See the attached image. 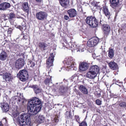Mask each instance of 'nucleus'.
Masks as SVG:
<instances>
[{
    "instance_id": "f257e3e1",
    "label": "nucleus",
    "mask_w": 126,
    "mask_h": 126,
    "mask_svg": "<svg viewBox=\"0 0 126 126\" xmlns=\"http://www.w3.org/2000/svg\"><path fill=\"white\" fill-rule=\"evenodd\" d=\"M27 110L28 114L22 113L18 120L19 126H31L32 123L31 117L32 116V98L28 101Z\"/></svg>"
},
{
    "instance_id": "f03ea898",
    "label": "nucleus",
    "mask_w": 126,
    "mask_h": 126,
    "mask_svg": "<svg viewBox=\"0 0 126 126\" xmlns=\"http://www.w3.org/2000/svg\"><path fill=\"white\" fill-rule=\"evenodd\" d=\"M101 18V16H99L97 19L93 16H89L87 17L86 19V22L92 27L95 28L97 26L99 22L100 24L102 23V19Z\"/></svg>"
},
{
    "instance_id": "7ed1b4c3",
    "label": "nucleus",
    "mask_w": 126,
    "mask_h": 126,
    "mask_svg": "<svg viewBox=\"0 0 126 126\" xmlns=\"http://www.w3.org/2000/svg\"><path fill=\"white\" fill-rule=\"evenodd\" d=\"M36 106L35 109L32 110V115L37 114L41 108V102L39 99L36 97L32 98V107Z\"/></svg>"
},
{
    "instance_id": "20e7f679",
    "label": "nucleus",
    "mask_w": 126,
    "mask_h": 126,
    "mask_svg": "<svg viewBox=\"0 0 126 126\" xmlns=\"http://www.w3.org/2000/svg\"><path fill=\"white\" fill-rule=\"evenodd\" d=\"M99 71L98 67L96 65L91 66L86 74V77L91 79H94Z\"/></svg>"
},
{
    "instance_id": "39448f33",
    "label": "nucleus",
    "mask_w": 126,
    "mask_h": 126,
    "mask_svg": "<svg viewBox=\"0 0 126 126\" xmlns=\"http://www.w3.org/2000/svg\"><path fill=\"white\" fill-rule=\"evenodd\" d=\"M17 76L21 81H25L28 79V74L26 70L23 69L20 71L17 74Z\"/></svg>"
},
{
    "instance_id": "423d86ee",
    "label": "nucleus",
    "mask_w": 126,
    "mask_h": 126,
    "mask_svg": "<svg viewBox=\"0 0 126 126\" xmlns=\"http://www.w3.org/2000/svg\"><path fill=\"white\" fill-rule=\"evenodd\" d=\"M74 61V60L73 58L70 57L68 58L65 59L63 62L64 64L65 63L67 65V67L73 68L75 64Z\"/></svg>"
},
{
    "instance_id": "0eeeda50",
    "label": "nucleus",
    "mask_w": 126,
    "mask_h": 126,
    "mask_svg": "<svg viewBox=\"0 0 126 126\" xmlns=\"http://www.w3.org/2000/svg\"><path fill=\"white\" fill-rule=\"evenodd\" d=\"M24 64V60L21 58H20L16 61L15 63V67L16 69H19L23 67Z\"/></svg>"
},
{
    "instance_id": "6e6552de",
    "label": "nucleus",
    "mask_w": 126,
    "mask_h": 126,
    "mask_svg": "<svg viewBox=\"0 0 126 126\" xmlns=\"http://www.w3.org/2000/svg\"><path fill=\"white\" fill-rule=\"evenodd\" d=\"M54 57L53 54L52 53L50 55L48 59L47 60V67L49 68L53 65Z\"/></svg>"
},
{
    "instance_id": "1a4fd4ad",
    "label": "nucleus",
    "mask_w": 126,
    "mask_h": 126,
    "mask_svg": "<svg viewBox=\"0 0 126 126\" xmlns=\"http://www.w3.org/2000/svg\"><path fill=\"white\" fill-rule=\"evenodd\" d=\"M89 67V64L87 63L83 62L79 65V69L81 71H84L87 70Z\"/></svg>"
},
{
    "instance_id": "9d476101",
    "label": "nucleus",
    "mask_w": 126,
    "mask_h": 126,
    "mask_svg": "<svg viewBox=\"0 0 126 126\" xmlns=\"http://www.w3.org/2000/svg\"><path fill=\"white\" fill-rule=\"evenodd\" d=\"M47 16L45 12L42 11L39 12L36 14V17L40 20H43Z\"/></svg>"
},
{
    "instance_id": "9b49d317",
    "label": "nucleus",
    "mask_w": 126,
    "mask_h": 126,
    "mask_svg": "<svg viewBox=\"0 0 126 126\" xmlns=\"http://www.w3.org/2000/svg\"><path fill=\"white\" fill-rule=\"evenodd\" d=\"M67 13L69 16L71 18L74 17L77 15V12L74 9H70L68 10Z\"/></svg>"
},
{
    "instance_id": "f8f14e48",
    "label": "nucleus",
    "mask_w": 126,
    "mask_h": 126,
    "mask_svg": "<svg viewBox=\"0 0 126 126\" xmlns=\"http://www.w3.org/2000/svg\"><path fill=\"white\" fill-rule=\"evenodd\" d=\"M6 16L8 17V20L11 23H13L14 21V19L15 18V15L13 12H11L8 14Z\"/></svg>"
},
{
    "instance_id": "ddd939ff",
    "label": "nucleus",
    "mask_w": 126,
    "mask_h": 126,
    "mask_svg": "<svg viewBox=\"0 0 126 126\" xmlns=\"http://www.w3.org/2000/svg\"><path fill=\"white\" fill-rule=\"evenodd\" d=\"M102 29L104 33L106 35L108 34L110 32V28L107 24H103L102 27Z\"/></svg>"
},
{
    "instance_id": "4468645a",
    "label": "nucleus",
    "mask_w": 126,
    "mask_h": 126,
    "mask_svg": "<svg viewBox=\"0 0 126 126\" xmlns=\"http://www.w3.org/2000/svg\"><path fill=\"white\" fill-rule=\"evenodd\" d=\"M0 104L1 107L4 111L6 112L9 111V107L8 103L3 102Z\"/></svg>"
},
{
    "instance_id": "2eb2a0df",
    "label": "nucleus",
    "mask_w": 126,
    "mask_h": 126,
    "mask_svg": "<svg viewBox=\"0 0 126 126\" xmlns=\"http://www.w3.org/2000/svg\"><path fill=\"white\" fill-rule=\"evenodd\" d=\"M17 97L18 99L17 100L16 102L19 105H23L24 103H26L27 101V100L24 99L23 96H19Z\"/></svg>"
},
{
    "instance_id": "dca6fc26",
    "label": "nucleus",
    "mask_w": 126,
    "mask_h": 126,
    "mask_svg": "<svg viewBox=\"0 0 126 126\" xmlns=\"http://www.w3.org/2000/svg\"><path fill=\"white\" fill-rule=\"evenodd\" d=\"M11 6L10 4L4 2L0 4V10H5L9 8Z\"/></svg>"
},
{
    "instance_id": "f3484780",
    "label": "nucleus",
    "mask_w": 126,
    "mask_h": 126,
    "mask_svg": "<svg viewBox=\"0 0 126 126\" xmlns=\"http://www.w3.org/2000/svg\"><path fill=\"white\" fill-rule=\"evenodd\" d=\"M11 74L9 73L5 72L3 73L2 78L6 82L9 81L11 79Z\"/></svg>"
},
{
    "instance_id": "a211bd4d",
    "label": "nucleus",
    "mask_w": 126,
    "mask_h": 126,
    "mask_svg": "<svg viewBox=\"0 0 126 126\" xmlns=\"http://www.w3.org/2000/svg\"><path fill=\"white\" fill-rule=\"evenodd\" d=\"M7 57V54L6 52L2 51L0 53V60L2 61L5 60Z\"/></svg>"
},
{
    "instance_id": "6ab92c4d",
    "label": "nucleus",
    "mask_w": 126,
    "mask_h": 126,
    "mask_svg": "<svg viewBox=\"0 0 126 126\" xmlns=\"http://www.w3.org/2000/svg\"><path fill=\"white\" fill-rule=\"evenodd\" d=\"M35 119V120L37 123H43L45 120V117L43 115H40L37 117Z\"/></svg>"
},
{
    "instance_id": "aec40b11",
    "label": "nucleus",
    "mask_w": 126,
    "mask_h": 126,
    "mask_svg": "<svg viewBox=\"0 0 126 126\" xmlns=\"http://www.w3.org/2000/svg\"><path fill=\"white\" fill-rule=\"evenodd\" d=\"M109 66L110 68L113 70H115L117 68V65L114 62H110L109 64Z\"/></svg>"
},
{
    "instance_id": "412c9836",
    "label": "nucleus",
    "mask_w": 126,
    "mask_h": 126,
    "mask_svg": "<svg viewBox=\"0 0 126 126\" xmlns=\"http://www.w3.org/2000/svg\"><path fill=\"white\" fill-rule=\"evenodd\" d=\"M79 89L80 91L84 94H87L88 91L86 88L84 86L81 85L79 87Z\"/></svg>"
},
{
    "instance_id": "4be33fe9",
    "label": "nucleus",
    "mask_w": 126,
    "mask_h": 126,
    "mask_svg": "<svg viewBox=\"0 0 126 126\" xmlns=\"http://www.w3.org/2000/svg\"><path fill=\"white\" fill-rule=\"evenodd\" d=\"M22 9L25 11L28 12L29 10L28 3L27 2H24L22 4Z\"/></svg>"
},
{
    "instance_id": "5701e85b",
    "label": "nucleus",
    "mask_w": 126,
    "mask_h": 126,
    "mask_svg": "<svg viewBox=\"0 0 126 126\" xmlns=\"http://www.w3.org/2000/svg\"><path fill=\"white\" fill-rule=\"evenodd\" d=\"M103 10L106 16L108 17V19H109V18L110 16V13L108 8L106 7H103Z\"/></svg>"
},
{
    "instance_id": "b1692460",
    "label": "nucleus",
    "mask_w": 126,
    "mask_h": 126,
    "mask_svg": "<svg viewBox=\"0 0 126 126\" xmlns=\"http://www.w3.org/2000/svg\"><path fill=\"white\" fill-rule=\"evenodd\" d=\"M119 1V0H110V6L113 8L116 7Z\"/></svg>"
},
{
    "instance_id": "393cba45",
    "label": "nucleus",
    "mask_w": 126,
    "mask_h": 126,
    "mask_svg": "<svg viewBox=\"0 0 126 126\" xmlns=\"http://www.w3.org/2000/svg\"><path fill=\"white\" fill-rule=\"evenodd\" d=\"M67 88L66 87H64L63 86H61L59 90V92L61 94H63V93L66 91Z\"/></svg>"
},
{
    "instance_id": "a878e982",
    "label": "nucleus",
    "mask_w": 126,
    "mask_h": 126,
    "mask_svg": "<svg viewBox=\"0 0 126 126\" xmlns=\"http://www.w3.org/2000/svg\"><path fill=\"white\" fill-rule=\"evenodd\" d=\"M33 89L35 93L36 94L40 92H41V90L36 85H35L32 86Z\"/></svg>"
},
{
    "instance_id": "bb28decb",
    "label": "nucleus",
    "mask_w": 126,
    "mask_h": 126,
    "mask_svg": "<svg viewBox=\"0 0 126 126\" xmlns=\"http://www.w3.org/2000/svg\"><path fill=\"white\" fill-rule=\"evenodd\" d=\"M69 0H60V3L63 7H65L69 3Z\"/></svg>"
},
{
    "instance_id": "cd10ccee",
    "label": "nucleus",
    "mask_w": 126,
    "mask_h": 126,
    "mask_svg": "<svg viewBox=\"0 0 126 126\" xmlns=\"http://www.w3.org/2000/svg\"><path fill=\"white\" fill-rule=\"evenodd\" d=\"M39 46L41 50H44L45 48L47 47V45L44 43L41 42L39 43Z\"/></svg>"
},
{
    "instance_id": "c85d7f7f",
    "label": "nucleus",
    "mask_w": 126,
    "mask_h": 126,
    "mask_svg": "<svg viewBox=\"0 0 126 126\" xmlns=\"http://www.w3.org/2000/svg\"><path fill=\"white\" fill-rule=\"evenodd\" d=\"M87 45L89 47H93L95 45L92 38L89 39L87 42Z\"/></svg>"
},
{
    "instance_id": "c756f323",
    "label": "nucleus",
    "mask_w": 126,
    "mask_h": 126,
    "mask_svg": "<svg viewBox=\"0 0 126 126\" xmlns=\"http://www.w3.org/2000/svg\"><path fill=\"white\" fill-rule=\"evenodd\" d=\"M108 53V56L110 58H112L114 56V51L112 48L109 49Z\"/></svg>"
},
{
    "instance_id": "7c9ffc66",
    "label": "nucleus",
    "mask_w": 126,
    "mask_h": 126,
    "mask_svg": "<svg viewBox=\"0 0 126 126\" xmlns=\"http://www.w3.org/2000/svg\"><path fill=\"white\" fill-rule=\"evenodd\" d=\"M92 39L94 42L95 45L99 43V39L97 37H95L92 38Z\"/></svg>"
},
{
    "instance_id": "2f4dec72",
    "label": "nucleus",
    "mask_w": 126,
    "mask_h": 126,
    "mask_svg": "<svg viewBox=\"0 0 126 126\" xmlns=\"http://www.w3.org/2000/svg\"><path fill=\"white\" fill-rule=\"evenodd\" d=\"M51 78H47L45 80L44 82L45 84L48 85L51 82Z\"/></svg>"
},
{
    "instance_id": "473e14b6",
    "label": "nucleus",
    "mask_w": 126,
    "mask_h": 126,
    "mask_svg": "<svg viewBox=\"0 0 126 126\" xmlns=\"http://www.w3.org/2000/svg\"><path fill=\"white\" fill-rule=\"evenodd\" d=\"M82 46L83 45H81L80 46H77V48L78 49V50L77 51H79L80 52H82L84 51L83 49V47H82Z\"/></svg>"
},
{
    "instance_id": "72a5a7b5",
    "label": "nucleus",
    "mask_w": 126,
    "mask_h": 126,
    "mask_svg": "<svg viewBox=\"0 0 126 126\" xmlns=\"http://www.w3.org/2000/svg\"><path fill=\"white\" fill-rule=\"evenodd\" d=\"M19 114V112L17 111H14L12 113V114L13 116L15 118L17 117L18 116Z\"/></svg>"
},
{
    "instance_id": "f704fd0d",
    "label": "nucleus",
    "mask_w": 126,
    "mask_h": 126,
    "mask_svg": "<svg viewBox=\"0 0 126 126\" xmlns=\"http://www.w3.org/2000/svg\"><path fill=\"white\" fill-rule=\"evenodd\" d=\"M25 25L24 24V25H23L22 26L20 25L17 27V28L20 29L21 31H23V29L25 28Z\"/></svg>"
},
{
    "instance_id": "c9c22d12",
    "label": "nucleus",
    "mask_w": 126,
    "mask_h": 126,
    "mask_svg": "<svg viewBox=\"0 0 126 126\" xmlns=\"http://www.w3.org/2000/svg\"><path fill=\"white\" fill-rule=\"evenodd\" d=\"M79 126H87V123L86 122H82L79 124Z\"/></svg>"
},
{
    "instance_id": "e433bc0d",
    "label": "nucleus",
    "mask_w": 126,
    "mask_h": 126,
    "mask_svg": "<svg viewBox=\"0 0 126 126\" xmlns=\"http://www.w3.org/2000/svg\"><path fill=\"white\" fill-rule=\"evenodd\" d=\"M13 29L11 28H9L7 31V33L8 34H11L12 33Z\"/></svg>"
},
{
    "instance_id": "4c0bfd02",
    "label": "nucleus",
    "mask_w": 126,
    "mask_h": 126,
    "mask_svg": "<svg viewBox=\"0 0 126 126\" xmlns=\"http://www.w3.org/2000/svg\"><path fill=\"white\" fill-rule=\"evenodd\" d=\"M6 16H7L5 14H3L2 15V18L4 19V21H5L7 20H8V18H6Z\"/></svg>"
},
{
    "instance_id": "58836bf2",
    "label": "nucleus",
    "mask_w": 126,
    "mask_h": 126,
    "mask_svg": "<svg viewBox=\"0 0 126 126\" xmlns=\"http://www.w3.org/2000/svg\"><path fill=\"white\" fill-rule=\"evenodd\" d=\"M96 104L98 105H100L101 104V101L99 99H97L96 102Z\"/></svg>"
},
{
    "instance_id": "ea45409f",
    "label": "nucleus",
    "mask_w": 126,
    "mask_h": 126,
    "mask_svg": "<svg viewBox=\"0 0 126 126\" xmlns=\"http://www.w3.org/2000/svg\"><path fill=\"white\" fill-rule=\"evenodd\" d=\"M75 117L77 122H79V116L78 115H75Z\"/></svg>"
},
{
    "instance_id": "a19ab883",
    "label": "nucleus",
    "mask_w": 126,
    "mask_h": 126,
    "mask_svg": "<svg viewBox=\"0 0 126 126\" xmlns=\"http://www.w3.org/2000/svg\"><path fill=\"white\" fill-rule=\"evenodd\" d=\"M69 16H68L67 15H65L64 16V18L66 20H68L69 18Z\"/></svg>"
},
{
    "instance_id": "79ce46f5",
    "label": "nucleus",
    "mask_w": 126,
    "mask_h": 126,
    "mask_svg": "<svg viewBox=\"0 0 126 126\" xmlns=\"http://www.w3.org/2000/svg\"><path fill=\"white\" fill-rule=\"evenodd\" d=\"M122 82H121V81H120L119 80H117L115 82V83L116 84H117L118 85H119V84L120 83V84H122Z\"/></svg>"
},
{
    "instance_id": "37998d69",
    "label": "nucleus",
    "mask_w": 126,
    "mask_h": 126,
    "mask_svg": "<svg viewBox=\"0 0 126 126\" xmlns=\"http://www.w3.org/2000/svg\"><path fill=\"white\" fill-rule=\"evenodd\" d=\"M93 5L94 7H99L98 6V5L97 3H96L95 4H93Z\"/></svg>"
},
{
    "instance_id": "c03bdc74",
    "label": "nucleus",
    "mask_w": 126,
    "mask_h": 126,
    "mask_svg": "<svg viewBox=\"0 0 126 126\" xmlns=\"http://www.w3.org/2000/svg\"><path fill=\"white\" fill-rule=\"evenodd\" d=\"M96 94L97 96L98 97H100L101 96V92L100 91H99L98 93L97 92Z\"/></svg>"
},
{
    "instance_id": "a18cd8bd",
    "label": "nucleus",
    "mask_w": 126,
    "mask_h": 126,
    "mask_svg": "<svg viewBox=\"0 0 126 126\" xmlns=\"http://www.w3.org/2000/svg\"><path fill=\"white\" fill-rule=\"evenodd\" d=\"M18 97H19V96H15L13 97V99L14 100H16L17 99L18 100Z\"/></svg>"
},
{
    "instance_id": "49530a36",
    "label": "nucleus",
    "mask_w": 126,
    "mask_h": 126,
    "mask_svg": "<svg viewBox=\"0 0 126 126\" xmlns=\"http://www.w3.org/2000/svg\"><path fill=\"white\" fill-rule=\"evenodd\" d=\"M76 93L77 95H78L79 96H80L81 95V93L79 92V91L76 90Z\"/></svg>"
},
{
    "instance_id": "de8ad7c7",
    "label": "nucleus",
    "mask_w": 126,
    "mask_h": 126,
    "mask_svg": "<svg viewBox=\"0 0 126 126\" xmlns=\"http://www.w3.org/2000/svg\"><path fill=\"white\" fill-rule=\"evenodd\" d=\"M24 34H25L24 33H23V32H22V33L21 34V35H23V39H26V38H25V36L24 35Z\"/></svg>"
},
{
    "instance_id": "09e8293b",
    "label": "nucleus",
    "mask_w": 126,
    "mask_h": 126,
    "mask_svg": "<svg viewBox=\"0 0 126 126\" xmlns=\"http://www.w3.org/2000/svg\"><path fill=\"white\" fill-rule=\"evenodd\" d=\"M25 25V28H24L25 29V27L26 26V23H25V22H22L21 24V25L22 26L23 25Z\"/></svg>"
},
{
    "instance_id": "8fccbe9b",
    "label": "nucleus",
    "mask_w": 126,
    "mask_h": 126,
    "mask_svg": "<svg viewBox=\"0 0 126 126\" xmlns=\"http://www.w3.org/2000/svg\"><path fill=\"white\" fill-rule=\"evenodd\" d=\"M73 67H74V68L73 69V70H77V67H75V65H74V66Z\"/></svg>"
},
{
    "instance_id": "3c124183",
    "label": "nucleus",
    "mask_w": 126,
    "mask_h": 126,
    "mask_svg": "<svg viewBox=\"0 0 126 126\" xmlns=\"http://www.w3.org/2000/svg\"><path fill=\"white\" fill-rule=\"evenodd\" d=\"M116 80L115 79H113V83H115V82H116Z\"/></svg>"
},
{
    "instance_id": "603ef678",
    "label": "nucleus",
    "mask_w": 126,
    "mask_h": 126,
    "mask_svg": "<svg viewBox=\"0 0 126 126\" xmlns=\"http://www.w3.org/2000/svg\"><path fill=\"white\" fill-rule=\"evenodd\" d=\"M36 0L37 2H39L41 1L42 0Z\"/></svg>"
},
{
    "instance_id": "864d4df0",
    "label": "nucleus",
    "mask_w": 126,
    "mask_h": 126,
    "mask_svg": "<svg viewBox=\"0 0 126 126\" xmlns=\"http://www.w3.org/2000/svg\"><path fill=\"white\" fill-rule=\"evenodd\" d=\"M75 76H73L72 77L71 80H72V79H74V78H75Z\"/></svg>"
},
{
    "instance_id": "5fc2aeb1",
    "label": "nucleus",
    "mask_w": 126,
    "mask_h": 126,
    "mask_svg": "<svg viewBox=\"0 0 126 126\" xmlns=\"http://www.w3.org/2000/svg\"><path fill=\"white\" fill-rule=\"evenodd\" d=\"M0 126H3V125L2 124L1 122H0Z\"/></svg>"
},
{
    "instance_id": "6e6d98bb",
    "label": "nucleus",
    "mask_w": 126,
    "mask_h": 126,
    "mask_svg": "<svg viewBox=\"0 0 126 126\" xmlns=\"http://www.w3.org/2000/svg\"><path fill=\"white\" fill-rule=\"evenodd\" d=\"M35 64L34 63H32V65H33V66H34L35 65Z\"/></svg>"
},
{
    "instance_id": "4d7b16f0",
    "label": "nucleus",
    "mask_w": 126,
    "mask_h": 126,
    "mask_svg": "<svg viewBox=\"0 0 126 126\" xmlns=\"http://www.w3.org/2000/svg\"><path fill=\"white\" fill-rule=\"evenodd\" d=\"M1 73H2V72H0V75H2V74H1Z\"/></svg>"
},
{
    "instance_id": "13d9d810",
    "label": "nucleus",
    "mask_w": 126,
    "mask_h": 126,
    "mask_svg": "<svg viewBox=\"0 0 126 126\" xmlns=\"http://www.w3.org/2000/svg\"><path fill=\"white\" fill-rule=\"evenodd\" d=\"M37 77V76H35V77L34 78V79H35V78H36V77Z\"/></svg>"
},
{
    "instance_id": "bf43d9fd",
    "label": "nucleus",
    "mask_w": 126,
    "mask_h": 126,
    "mask_svg": "<svg viewBox=\"0 0 126 126\" xmlns=\"http://www.w3.org/2000/svg\"><path fill=\"white\" fill-rule=\"evenodd\" d=\"M121 104H120V105L121 106H122Z\"/></svg>"
},
{
    "instance_id": "052dcab7",
    "label": "nucleus",
    "mask_w": 126,
    "mask_h": 126,
    "mask_svg": "<svg viewBox=\"0 0 126 126\" xmlns=\"http://www.w3.org/2000/svg\"><path fill=\"white\" fill-rule=\"evenodd\" d=\"M94 1H93V2H94Z\"/></svg>"
}]
</instances>
